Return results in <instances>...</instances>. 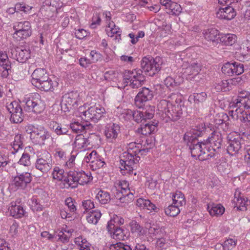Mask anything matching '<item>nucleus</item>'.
Instances as JSON below:
<instances>
[{"instance_id": "obj_1", "label": "nucleus", "mask_w": 250, "mask_h": 250, "mask_svg": "<svg viewBox=\"0 0 250 250\" xmlns=\"http://www.w3.org/2000/svg\"><path fill=\"white\" fill-rule=\"evenodd\" d=\"M168 100H162L158 103L157 107L159 114L163 118L175 121L179 120L182 114L180 103L182 96L178 93H173L168 97Z\"/></svg>"}, {"instance_id": "obj_2", "label": "nucleus", "mask_w": 250, "mask_h": 250, "mask_svg": "<svg viewBox=\"0 0 250 250\" xmlns=\"http://www.w3.org/2000/svg\"><path fill=\"white\" fill-rule=\"evenodd\" d=\"M146 152L145 149H141L140 145H136L132 142L128 145L127 151L124 152L121 157L120 164L121 170H126L127 172H130L137 167V164L140 160V158L137 155L142 152Z\"/></svg>"}, {"instance_id": "obj_3", "label": "nucleus", "mask_w": 250, "mask_h": 250, "mask_svg": "<svg viewBox=\"0 0 250 250\" xmlns=\"http://www.w3.org/2000/svg\"><path fill=\"white\" fill-rule=\"evenodd\" d=\"M92 180L90 172L85 173L83 171H77L75 170H70L67 176L63 179L64 187L66 188H75L78 184L82 185L87 184Z\"/></svg>"}, {"instance_id": "obj_4", "label": "nucleus", "mask_w": 250, "mask_h": 250, "mask_svg": "<svg viewBox=\"0 0 250 250\" xmlns=\"http://www.w3.org/2000/svg\"><path fill=\"white\" fill-rule=\"evenodd\" d=\"M78 112L79 116L86 122L91 120L97 122L105 114V109L99 104L89 107L86 110L85 106H80Z\"/></svg>"}, {"instance_id": "obj_5", "label": "nucleus", "mask_w": 250, "mask_h": 250, "mask_svg": "<svg viewBox=\"0 0 250 250\" xmlns=\"http://www.w3.org/2000/svg\"><path fill=\"white\" fill-rule=\"evenodd\" d=\"M189 148L192 157L200 161L208 159L215 155L208 146L207 141L191 144Z\"/></svg>"}, {"instance_id": "obj_6", "label": "nucleus", "mask_w": 250, "mask_h": 250, "mask_svg": "<svg viewBox=\"0 0 250 250\" xmlns=\"http://www.w3.org/2000/svg\"><path fill=\"white\" fill-rule=\"evenodd\" d=\"M141 69L126 70L124 73V80L125 85H129L132 88H137L143 84L145 77Z\"/></svg>"}, {"instance_id": "obj_7", "label": "nucleus", "mask_w": 250, "mask_h": 250, "mask_svg": "<svg viewBox=\"0 0 250 250\" xmlns=\"http://www.w3.org/2000/svg\"><path fill=\"white\" fill-rule=\"evenodd\" d=\"M163 63V59L160 57L150 59L144 57L141 62V67L149 76H153L161 70Z\"/></svg>"}, {"instance_id": "obj_8", "label": "nucleus", "mask_w": 250, "mask_h": 250, "mask_svg": "<svg viewBox=\"0 0 250 250\" xmlns=\"http://www.w3.org/2000/svg\"><path fill=\"white\" fill-rule=\"evenodd\" d=\"M31 23L28 21L16 22L14 24L13 38L17 41L25 39L31 34Z\"/></svg>"}, {"instance_id": "obj_9", "label": "nucleus", "mask_w": 250, "mask_h": 250, "mask_svg": "<svg viewBox=\"0 0 250 250\" xmlns=\"http://www.w3.org/2000/svg\"><path fill=\"white\" fill-rule=\"evenodd\" d=\"M232 108L229 111V116L234 120H239L242 122H249L250 121V114L249 113L250 106H230Z\"/></svg>"}, {"instance_id": "obj_10", "label": "nucleus", "mask_w": 250, "mask_h": 250, "mask_svg": "<svg viewBox=\"0 0 250 250\" xmlns=\"http://www.w3.org/2000/svg\"><path fill=\"white\" fill-rule=\"evenodd\" d=\"M51 133L43 126H32V143L42 146L51 137Z\"/></svg>"}, {"instance_id": "obj_11", "label": "nucleus", "mask_w": 250, "mask_h": 250, "mask_svg": "<svg viewBox=\"0 0 250 250\" xmlns=\"http://www.w3.org/2000/svg\"><path fill=\"white\" fill-rule=\"evenodd\" d=\"M31 181V175L29 172H25L20 176L14 177L10 182L9 188L12 191L23 188Z\"/></svg>"}, {"instance_id": "obj_12", "label": "nucleus", "mask_w": 250, "mask_h": 250, "mask_svg": "<svg viewBox=\"0 0 250 250\" xmlns=\"http://www.w3.org/2000/svg\"><path fill=\"white\" fill-rule=\"evenodd\" d=\"M80 101L79 93L77 91H71L62 96L61 105L62 107L64 106V109L67 110H70L77 107Z\"/></svg>"}, {"instance_id": "obj_13", "label": "nucleus", "mask_w": 250, "mask_h": 250, "mask_svg": "<svg viewBox=\"0 0 250 250\" xmlns=\"http://www.w3.org/2000/svg\"><path fill=\"white\" fill-rule=\"evenodd\" d=\"M38 157L35 163L36 168L43 172L49 171L52 167L51 154L48 151L43 150Z\"/></svg>"}, {"instance_id": "obj_14", "label": "nucleus", "mask_w": 250, "mask_h": 250, "mask_svg": "<svg viewBox=\"0 0 250 250\" xmlns=\"http://www.w3.org/2000/svg\"><path fill=\"white\" fill-rule=\"evenodd\" d=\"M6 108L11 114L10 121L14 123H19L22 121V112L21 106L18 102L13 101L6 104Z\"/></svg>"}, {"instance_id": "obj_15", "label": "nucleus", "mask_w": 250, "mask_h": 250, "mask_svg": "<svg viewBox=\"0 0 250 250\" xmlns=\"http://www.w3.org/2000/svg\"><path fill=\"white\" fill-rule=\"evenodd\" d=\"M183 67L184 70V75L187 77V79L191 80L199 73L202 65L199 62L194 61L188 65L184 64Z\"/></svg>"}, {"instance_id": "obj_16", "label": "nucleus", "mask_w": 250, "mask_h": 250, "mask_svg": "<svg viewBox=\"0 0 250 250\" xmlns=\"http://www.w3.org/2000/svg\"><path fill=\"white\" fill-rule=\"evenodd\" d=\"M228 146H227V152L231 155H234L237 154L241 148V138L238 135L233 136L229 134L228 136Z\"/></svg>"}, {"instance_id": "obj_17", "label": "nucleus", "mask_w": 250, "mask_h": 250, "mask_svg": "<svg viewBox=\"0 0 250 250\" xmlns=\"http://www.w3.org/2000/svg\"><path fill=\"white\" fill-rule=\"evenodd\" d=\"M153 97V92L145 87L142 88L135 98V104L138 108H141L145 103L151 100Z\"/></svg>"}, {"instance_id": "obj_18", "label": "nucleus", "mask_w": 250, "mask_h": 250, "mask_svg": "<svg viewBox=\"0 0 250 250\" xmlns=\"http://www.w3.org/2000/svg\"><path fill=\"white\" fill-rule=\"evenodd\" d=\"M233 202L235 204V208L242 211L246 210L247 206L250 204V201L242 194L239 189H236L234 192Z\"/></svg>"}, {"instance_id": "obj_19", "label": "nucleus", "mask_w": 250, "mask_h": 250, "mask_svg": "<svg viewBox=\"0 0 250 250\" xmlns=\"http://www.w3.org/2000/svg\"><path fill=\"white\" fill-rule=\"evenodd\" d=\"M217 18L221 20H231L236 15L234 8L231 6L218 8L216 12Z\"/></svg>"}, {"instance_id": "obj_20", "label": "nucleus", "mask_w": 250, "mask_h": 250, "mask_svg": "<svg viewBox=\"0 0 250 250\" xmlns=\"http://www.w3.org/2000/svg\"><path fill=\"white\" fill-rule=\"evenodd\" d=\"M122 188L123 189V190H120L115 188L112 189V191L115 197L119 200L121 203H124L125 205L127 204L133 199V193L131 191L127 192L125 188H123V186H122Z\"/></svg>"}, {"instance_id": "obj_21", "label": "nucleus", "mask_w": 250, "mask_h": 250, "mask_svg": "<svg viewBox=\"0 0 250 250\" xmlns=\"http://www.w3.org/2000/svg\"><path fill=\"white\" fill-rule=\"evenodd\" d=\"M160 2L162 6L165 7L166 12L169 15L177 16L181 12L180 5L171 0H160Z\"/></svg>"}, {"instance_id": "obj_22", "label": "nucleus", "mask_w": 250, "mask_h": 250, "mask_svg": "<svg viewBox=\"0 0 250 250\" xmlns=\"http://www.w3.org/2000/svg\"><path fill=\"white\" fill-rule=\"evenodd\" d=\"M206 141H207L208 146L209 145L211 147V150H212V152L214 153V152L220 148L222 146V134L220 132L213 131Z\"/></svg>"}, {"instance_id": "obj_23", "label": "nucleus", "mask_w": 250, "mask_h": 250, "mask_svg": "<svg viewBox=\"0 0 250 250\" xmlns=\"http://www.w3.org/2000/svg\"><path fill=\"white\" fill-rule=\"evenodd\" d=\"M120 126L116 124H109L105 126L104 134L110 142H114L120 132Z\"/></svg>"}, {"instance_id": "obj_24", "label": "nucleus", "mask_w": 250, "mask_h": 250, "mask_svg": "<svg viewBox=\"0 0 250 250\" xmlns=\"http://www.w3.org/2000/svg\"><path fill=\"white\" fill-rule=\"evenodd\" d=\"M8 210L9 215L16 218L22 217L25 213L23 207L19 205V203H17L16 202H11Z\"/></svg>"}, {"instance_id": "obj_25", "label": "nucleus", "mask_w": 250, "mask_h": 250, "mask_svg": "<svg viewBox=\"0 0 250 250\" xmlns=\"http://www.w3.org/2000/svg\"><path fill=\"white\" fill-rule=\"evenodd\" d=\"M33 196L32 198V207L33 204H35L34 209L37 210H42V206L39 204L41 200H44L46 195V193L42 188H36L32 192Z\"/></svg>"}, {"instance_id": "obj_26", "label": "nucleus", "mask_w": 250, "mask_h": 250, "mask_svg": "<svg viewBox=\"0 0 250 250\" xmlns=\"http://www.w3.org/2000/svg\"><path fill=\"white\" fill-rule=\"evenodd\" d=\"M203 34L204 38L208 41L216 43L219 42L221 34L214 28H209L204 31Z\"/></svg>"}, {"instance_id": "obj_27", "label": "nucleus", "mask_w": 250, "mask_h": 250, "mask_svg": "<svg viewBox=\"0 0 250 250\" xmlns=\"http://www.w3.org/2000/svg\"><path fill=\"white\" fill-rule=\"evenodd\" d=\"M89 144V140L83 134L77 135L73 143L74 148L78 150L82 151L85 149Z\"/></svg>"}, {"instance_id": "obj_28", "label": "nucleus", "mask_w": 250, "mask_h": 250, "mask_svg": "<svg viewBox=\"0 0 250 250\" xmlns=\"http://www.w3.org/2000/svg\"><path fill=\"white\" fill-rule=\"evenodd\" d=\"M106 34L108 36L113 37L115 35V40L119 42L121 38V31L119 27L115 25L113 21L108 23V27L106 29Z\"/></svg>"}, {"instance_id": "obj_29", "label": "nucleus", "mask_w": 250, "mask_h": 250, "mask_svg": "<svg viewBox=\"0 0 250 250\" xmlns=\"http://www.w3.org/2000/svg\"><path fill=\"white\" fill-rule=\"evenodd\" d=\"M249 97L250 95L248 92L240 93L237 98L234 99L231 103L230 106H247V102L249 100Z\"/></svg>"}, {"instance_id": "obj_30", "label": "nucleus", "mask_w": 250, "mask_h": 250, "mask_svg": "<svg viewBox=\"0 0 250 250\" xmlns=\"http://www.w3.org/2000/svg\"><path fill=\"white\" fill-rule=\"evenodd\" d=\"M136 204V206L141 208H146L150 211L154 210L157 211L158 209L155 205L151 203L150 200L142 198L137 200Z\"/></svg>"}, {"instance_id": "obj_31", "label": "nucleus", "mask_w": 250, "mask_h": 250, "mask_svg": "<svg viewBox=\"0 0 250 250\" xmlns=\"http://www.w3.org/2000/svg\"><path fill=\"white\" fill-rule=\"evenodd\" d=\"M208 208L210 214L212 216L221 215L225 211L224 207L221 204H209L208 205Z\"/></svg>"}, {"instance_id": "obj_32", "label": "nucleus", "mask_w": 250, "mask_h": 250, "mask_svg": "<svg viewBox=\"0 0 250 250\" xmlns=\"http://www.w3.org/2000/svg\"><path fill=\"white\" fill-rule=\"evenodd\" d=\"M54 84V83L50 79L47 80L43 79L41 81H39L38 83H36L34 86L42 91H47L53 88Z\"/></svg>"}, {"instance_id": "obj_33", "label": "nucleus", "mask_w": 250, "mask_h": 250, "mask_svg": "<svg viewBox=\"0 0 250 250\" xmlns=\"http://www.w3.org/2000/svg\"><path fill=\"white\" fill-rule=\"evenodd\" d=\"M101 215L102 214L99 210H92L88 213L86 220L90 224L96 225L101 218Z\"/></svg>"}, {"instance_id": "obj_34", "label": "nucleus", "mask_w": 250, "mask_h": 250, "mask_svg": "<svg viewBox=\"0 0 250 250\" xmlns=\"http://www.w3.org/2000/svg\"><path fill=\"white\" fill-rule=\"evenodd\" d=\"M155 127V125L146 123L141 125V127L138 129V131L139 133L144 135H147L154 131Z\"/></svg>"}, {"instance_id": "obj_35", "label": "nucleus", "mask_w": 250, "mask_h": 250, "mask_svg": "<svg viewBox=\"0 0 250 250\" xmlns=\"http://www.w3.org/2000/svg\"><path fill=\"white\" fill-rule=\"evenodd\" d=\"M129 225L132 233L136 234L138 236H142L145 234V230L136 221H132L130 223Z\"/></svg>"}, {"instance_id": "obj_36", "label": "nucleus", "mask_w": 250, "mask_h": 250, "mask_svg": "<svg viewBox=\"0 0 250 250\" xmlns=\"http://www.w3.org/2000/svg\"><path fill=\"white\" fill-rule=\"evenodd\" d=\"M96 198L102 204L108 203L111 199L110 194L108 192L103 190H100L98 191L97 193Z\"/></svg>"}, {"instance_id": "obj_37", "label": "nucleus", "mask_w": 250, "mask_h": 250, "mask_svg": "<svg viewBox=\"0 0 250 250\" xmlns=\"http://www.w3.org/2000/svg\"><path fill=\"white\" fill-rule=\"evenodd\" d=\"M236 36L234 34H221L219 41L224 42L227 45H232L236 40Z\"/></svg>"}, {"instance_id": "obj_38", "label": "nucleus", "mask_w": 250, "mask_h": 250, "mask_svg": "<svg viewBox=\"0 0 250 250\" xmlns=\"http://www.w3.org/2000/svg\"><path fill=\"white\" fill-rule=\"evenodd\" d=\"M173 204L179 207H182L186 204L184 194L180 191H176L172 197Z\"/></svg>"}, {"instance_id": "obj_39", "label": "nucleus", "mask_w": 250, "mask_h": 250, "mask_svg": "<svg viewBox=\"0 0 250 250\" xmlns=\"http://www.w3.org/2000/svg\"><path fill=\"white\" fill-rule=\"evenodd\" d=\"M44 74L45 71L43 69L38 68L35 69L32 73V85L34 86L39 81L44 79L43 76Z\"/></svg>"}, {"instance_id": "obj_40", "label": "nucleus", "mask_w": 250, "mask_h": 250, "mask_svg": "<svg viewBox=\"0 0 250 250\" xmlns=\"http://www.w3.org/2000/svg\"><path fill=\"white\" fill-rule=\"evenodd\" d=\"M126 230L123 229L121 228L117 227L111 234L113 239L118 240H124L127 237L126 236Z\"/></svg>"}, {"instance_id": "obj_41", "label": "nucleus", "mask_w": 250, "mask_h": 250, "mask_svg": "<svg viewBox=\"0 0 250 250\" xmlns=\"http://www.w3.org/2000/svg\"><path fill=\"white\" fill-rule=\"evenodd\" d=\"M30 50L29 49H21L19 52L17 60L21 62H23L30 59Z\"/></svg>"}, {"instance_id": "obj_42", "label": "nucleus", "mask_w": 250, "mask_h": 250, "mask_svg": "<svg viewBox=\"0 0 250 250\" xmlns=\"http://www.w3.org/2000/svg\"><path fill=\"white\" fill-rule=\"evenodd\" d=\"M166 214L169 216H175L177 215L180 211V207L177 206L174 204H172L166 208L165 209Z\"/></svg>"}, {"instance_id": "obj_43", "label": "nucleus", "mask_w": 250, "mask_h": 250, "mask_svg": "<svg viewBox=\"0 0 250 250\" xmlns=\"http://www.w3.org/2000/svg\"><path fill=\"white\" fill-rule=\"evenodd\" d=\"M154 107L151 105H146V107L142 111L144 118L146 122L147 120L152 119L154 114Z\"/></svg>"}, {"instance_id": "obj_44", "label": "nucleus", "mask_w": 250, "mask_h": 250, "mask_svg": "<svg viewBox=\"0 0 250 250\" xmlns=\"http://www.w3.org/2000/svg\"><path fill=\"white\" fill-rule=\"evenodd\" d=\"M45 108L43 103L39 100L38 101H32V111L36 114L42 113Z\"/></svg>"}, {"instance_id": "obj_45", "label": "nucleus", "mask_w": 250, "mask_h": 250, "mask_svg": "<svg viewBox=\"0 0 250 250\" xmlns=\"http://www.w3.org/2000/svg\"><path fill=\"white\" fill-rule=\"evenodd\" d=\"M22 145L21 135L19 134L15 135L14 137V141L11 145L12 148L13 149L12 153H16L18 152L20 149H21Z\"/></svg>"}, {"instance_id": "obj_46", "label": "nucleus", "mask_w": 250, "mask_h": 250, "mask_svg": "<svg viewBox=\"0 0 250 250\" xmlns=\"http://www.w3.org/2000/svg\"><path fill=\"white\" fill-rule=\"evenodd\" d=\"M64 172L63 169L58 167H55L52 173L53 178L59 181H62L63 178L64 179L66 177H64Z\"/></svg>"}, {"instance_id": "obj_47", "label": "nucleus", "mask_w": 250, "mask_h": 250, "mask_svg": "<svg viewBox=\"0 0 250 250\" xmlns=\"http://www.w3.org/2000/svg\"><path fill=\"white\" fill-rule=\"evenodd\" d=\"M207 98V95L205 92L200 93H194L193 95L189 97L190 99H193L196 104L204 102Z\"/></svg>"}, {"instance_id": "obj_48", "label": "nucleus", "mask_w": 250, "mask_h": 250, "mask_svg": "<svg viewBox=\"0 0 250 250\" xmlns=\"http://www.w3.org/2000/svg\"><path fill=\"white\" fill-rule=\"evenodd\" d=\"M232 69H233V70L232 71L231 75H239L244 72L243 64L240 62H232Z\"/></svg>"}, {"instance_id": "obj_49", "label": "nucleus", "mask_w": 250, "mask_h": 250, "mask_svg": "<svg viewBox=\"0 0 250 250\" xmlns=\"http://www.w3.org/2000/svg\"><path fill=\"white\" fill-rule=\"evenodd\" d=\"M105 165L104 159L98 156L97 159L91 163V167L93 170L103 167Z\"/></svg>"}, {"instance_id": "obj_50", "label": "nucleus", "mask_w": 250, "mask_h": 250, "mask_svg": "<svg viewBox=\"0 0 250 250\" xmlns=\"http://www.w3.org/2000/svg\"><path fill=\"white\" fill-rule=\"evenodd\" d=\"M10 63L0 64V75L3 78H6L9 75V71L10 70Z\"/></svg>"}, {"instance_id": "obj_51", "label": "nucleus", "mask_w": 250, "mask_h": 250, "mask_svg": "<svg viewBox=\"0 0 250 250\" xmlns=\"http://www.w3.org/2000/svg\"><path fill=\"white\" fill-rule=\"evenodd\" d=\"M31 94L29 93L26 95L22 100L23 105L24 106V109L27 111L30 112L31 106Z\"/></svg>"}, {"instance_id": "obj_52", "label": "nucleus", "mask_w": 250, "mask_h": 250, "mask_svg": "<svg viewBox=\"0 0 250 250\" xmlns=\"http://www.w3.org/2000/svg\"><path fill=\"white\" fill-rule=\"evenodd\" d=\"M110 250H132L129 246L125 245L122 243H117L111 245L110 247Z\"/></svg>"}, {"instance_id": "obj_53", "label": "nucleus", "mask_w": 250, "mask_h": 250, "mask_svg": "<svg viewBox=\"0 0 250 250\" xmlns=\"http://www.w3.org/2000/svg\"><path fill=\"white\" fill-rule=\"evenodd\" d=\"M52 129L54 130L55 132L58 135L67 134L68 132V128L60 126L58 124L55 123V126H53Z\"/></svg>"}, {"instance_id": "obj_54", "label": "nucleus", "mask_w": 250, "mask_h": 250, "mask_svg": "<svg viewBox=\"0 0 250 250\" xmlns=\"http://www.w3.org/2000/svg\"><path fill=\"white\" fill-rule=\"evenodd\" d=\"M229 83L226 81L219 80L214 84L215 88L216 91H220L223 90H225V88L229 85Z\"/></svg>"}, {"instance_id": "obj_55", "label": "nucleus", "mask_w": 250, "mask_h": 250, "mask_svg": "<svg viewBox=\"0 0 250 250\" xmlns=\"http://www.w3.org/2000/svg\"><path fill=\"white\" fill-rule=\"evenodd\" d=\"M101 21V19L100 14L98 13H96L93 15L92 18L91 23L90 25V27L92 29L96 28L97 26L100 24Z\"/></svg>"}, {"instance_id": "obj_56", "label": "nucleus", "mask_w": 250, "mask_h": 250, "mask_svg": "<svg viewBox=\"0 0 250 250\" xmlns=\"http://www.w3.org/2000/svg\"><path fill=\"white\" fill-rule=\"evenodd\" d=\"M145 36L144 31H139L137 35H135L133 33H129L128 36L131 39V42L132 44H135L139 41V39L142 38Z\"/></svg>"}, {"instance_id": "obj_57", "label": "nucleus", "mask_w": 250, "mask_h": 250, "mask_svg": "<svg viewBox=\"0 0 250 250\" xmlns=\"http://www.w3.org/2000/svg\"><path fill=\"white\" fill-rule=\"evenodd\" d=\"M89 57L91 63H95L101 59L102 55L95 50H92L90 53Z\"/></svg>"}, {"instance_id": "obj_58", "label": "nucleus", "mask_w": 250, "mask_h": 250, "mask_svg": "<svg viewBox=\"0 0 250 250\" xmlns=\"http://www.w3.org/2000/svg\"><path fill=\"white\" fill-rule=\"evenodd\" d=\"M97 153L95 150H92L90 153H87L84 158V162L90 163L91 164L97 159L98 157Z\"/></svg>"}, {"instance_id": "obj_59", "label": "nucleus", "mask_w": 250, "mask_h": 250, "mask_svg": "<svg viewBox=\"0 0 250 250\" xmlns=\"http://www.w3.org/2000/svg\"><path fill=\"white\" fill-rule=\"evenodd\" d=\"M16 12L23 11L25 13H28L31 9V7L24 3H18L15 5Z\"/></svg>"}, {"instance_id": "obj_60", "label": "nucleus", "mask_w": 250, "mask_h": 250, "mask_svg": "<svg viewBox=\"0 0 250 250\" xmlns=\"http://www.w3.org/2000/svg\"><path fill=\"white\" fill-rule=\"evenodd\" d=\"M76 154H71V156L68 160L66 162L65 166L69 168H71L75 170L76 168V163L75 162V159L76 157Z\"/></svg>"}, {"instance_id": "obj_61", "label": "nucleus", "mask_w": 250, "mask_h": 250, "mask_svg": "<svg viewBox=\"0 0 250 250\" xmlns=\"http://www.w3.org/2000/svg\"><path fill=\"white\" fill-rule=\"evenodd\" d=\"M236 243V240L233 239L229 238L226 240L223 244L226 250H230L235 247Z\"/></svg>"}, {"instance_id": "obj_62", "label": "nucleus", "mask_w": 250, "mask_h": 250, "mask_svg": "<svg viewBox=\"0 0 250 250\" xmlns=\"http://www.w3.org/2000/svg\"><path fill=\"white\" fill-rule=\"evenodd\" d=\"M133 119L137 123L144 124L146 122L142 111H134Z\"/></svg>"}, {"instance_id": "obj_63", "label": "nucleus", "mask_w": 250, "mask_h": 250, "mask_svg": "<svg viewBox=\"0 0 250 250\" xmlns=\"http://www.w3.org/2000/svg\"><path fill=\"white\" fill-rule=\"evenodd\" d=\"M75 243L80 247V249L82 248V247L89 246V244L87 240L81 236L75 238Z\"/></svg>"}, {"instance_id": "obj_64", "label": "nucleus", "mask_w": 250, "mask_h": 250, "mask_svg": "<svg viewBox=\"0 0 250 250\" xmlns=\"http://www.w3.org/2000/svg\"><path fill=\"white\" fill-rule=\"evenodd\" d=\"M20 164L24 166H29L31 164L30 156L27 154H23L19 161Z\"/></svg>"}]
</instances>
